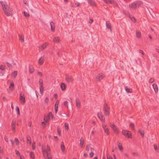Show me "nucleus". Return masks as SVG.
I'll return each mask as SVG.
<instances>
[{"instance_id": "obj_1", "label": "nucleus", "mask_w": 159, "mask_h": 159, "mask_svg": "<svg viewBox=\"0 0 159 159\" xmlns=\"http://www.w3.org/2000/svg\"><path fill=\"white\" fill-rule=\"evenodd\" d=\"M2 9L5 14L7 16H11L12 14V9L9 6V5L6 2L1 1Z\"/></svg>"}, {"instance_id": "obj_2", "label": "nucleus", "mask_w": 159, "mask_h": 159, "mask_svg": "<svg viewBox=\"0 0 159 159\" xmlns=\"http://www.w3.org/2000/svg\"><path fill=\"white\" fill-rule=\"evenodd\" d=\"M50 151V148L48 146H47L46 150L45 148L44 147H42V151L43 152V155L46 159H51L52 157L50 155L48 152Z\"/></svg>"}, {"instance_id": "obj_3", "label": "nucleus", "mask_w": 159, "mask_h": 159, "mask_svg": "<svg viewBox=\"0 0 159 159\" xmlns=\"http://www.w3.org/2000/svg\"><path fill=\"white\" fill-rule=\"evenodd\" d=\"M50 117H53V116L51 112H49V113L47 115H45L44 117V121L42 122L43 125H45V123H48Z\"/></svg>"}, {"instance_id": "obj_4", "label": "nucleus", "mask_w": 159, "mask_h": 159, "mask_svg": "<svg viewBox=\"0 0 159 159\" xmlns=\"http://www.w3.org/2000/svg\"><path fill=\"white\" fill-rule=\"evenodd\" d=\"M122 134L126 137L128 138H131L132 134L131 132L125 130H123L122 131Z\"/></svg>"}, {"instance_id": "obj_5", "label": "nucleus", "mask_w": 159, "mask_h": 159, "mask_svg": "<svg viewBox=\"0 0 159 159\" xmlns=\"http://www.w3.org/2000/svg\"><path fill=\"white\" fill-rule=\"evenodd\" d=\"M19 101L20 102L22 105H24L25 102V96L24 93L21 92L20 94Z\"/></svg>"}, {"instance_id": "obj_6", "label": "nucleus", "mask_w": 159, "mask_h": 159, "mask_svg": "<svg viewBox=\"0 0 159 159\" xmlns=\"http://www.w3.org/2000/svg\"><path fill=\"white\" fill-rule=\"evenodd\" d=\"M104 113L106 115H108L109 114V107L105 103L103 108Z\"/></svg>"}, {"instance_id": "obj_7", "label": "nucleus", "mask_w": 159, "mask_h": 159, "mask_svg": "<svg viewBox=\"0 0 159 159\" xmlns=\"http://www.w3.org/2000/svg\"><path fill=\"white\" fill-rule=\"evenodd\" d=\"M110 126L115 132L116 133L118 132V129L114 123H110Z\"/></svg>"}, {"instance_id": "obj_8", "label": "nucleus", "mask_w": 159, "mask_h": 159, "mask_svg": "<svg viewBox=\"0 0 159 159\" xmlns=\"http://www.w3.org/2000/svg\"><path fill=\"white\" fill-rule=\"evenodd\" d=\"M110 126L115 132L116 133L118 132V129L114 123H110Z\"/></svg>"}, {"instance_id": "obj_9", "label": "nucleus", "mask_w": 159, "mask_h": 159, "mask_svg": "<svg viewBox=\"0 0 159 159\" xmlns=\"http://www.w3.org/2000/svg\"><path fill=\"white\" fill-rule=\"evenodd\" d=\"M110 126L115 132L116 133L118 132V129L114 123H110Z\"/></svg>"}, {"instance_id": "obj_10", "label": "nucleus", "mask_w": 159, "mask_h": 159, "mask_svg": "<svg viewBox=\"0 0 159 159\" xmlns=\"http://www.w3.org/2000/svg\"><path fill=\"white\" fill-rule=\"evenodd\" d=\"M104 77V75L102 73H101L99 74L96 76L95 79L97 81H99L102 80Z\"/></svg>"}, {"instance_id": "obj_11", "label": "nucleus", "mask_w": 159, "mask_h": 159, "mask_svg": "<svg viewBox=\"0 0 159 159\" xmlns=\"http://www.w3.org/2000/svg\"><path fill=\"white\" fill-rule=\"evenodd\" d=\"M98 116L100 120L102 122L105 121V118L103 117L101 111H99L98 113Z\"/></svg>"}, {"instance_id": "obj_12", "label": "nucleus", "mask_w": 159, "mask_h": 159, "mask_svg": "<svg viewBox=\"0 0 159 159\" xmlns=\"http://www.w3.org/2000/svg\"><path fill=\"white\" fill-rule=\"evenodd\" d=\"M61 149L62 154H65L66 152L65 147L64 145L63 142H62L61 145Z\"/></svg>"}, {"instance_id": "obj_13", "label": "nucleus", "mask_w": 159, "mask_h": 159, "mask_svg": "<svg viewBox=\"0 0 159 159\" xmlns=\"http://www.w3.org/2000/svg\"><path fill=\"white\" fill-rule=\"evenodd\" d=\"M75 101L76 107L77 109H79L81 107V103L80 99L78 98H77Z\"/></svg>"}, {"instance_id": "obj_14", "label": "nucleus", "mask_w": 159, "mask_h": 159, "mask_svg": "<svg viewBox=\"0 0 159 159\" xmlns=\"http://www.w3.org/2000/svg\"><path fill=\"white\" fill-rule=\"evenodd\" d=\"M136 37L138 39H140L141 37V33L139 30H137L136 31Z\"/></svg>"}, {"instance_id": "obj_15", "label": "nucleus", "mask_w": 159, "mask_h": 159, "mask_svg": "<svg viewBox=\"0 0 159 159\" xmlns=\"http://www.w3.org/2000/svg\"><path fill=\"white\" fill-rule=\"evenodd\" d=\"M102 126L105 132L108 135L109 134V130L108 128L107 127L106 125H105L104 124H102Z\"/></svg>"}, {"instance_id": "obj_16", "label": "nucleus", "mask_w": 159, "mask_h": 159, "mask_svg": "<svg viewBox=\"0 0 159 159\" xmlns=\"http://www.w3.org/2000/svg\"><path fill=\"white\" fill-rule=\"evenodd\" d=\"M66 81L68 83L71 82L73 80L72 77L70 76H67L66 78Z\"/></svg>"}, {"instance_id": "obj_17", "label": "nucleus", "mask_w": 159, "mask_h": 159, "mask_svg": "<svg viewBox=\"0 0 159 159\" xmlns=\"http://www.w3.org/2000/svg\"><path fill=\"white\" fill-rule=\"evenodd\" d=\"M59 101L58 100H57L55 102V106H54V109L55 113H56L57 111L58 107V105L59 104Z\"/></svg>"}, {"instance_id": "obj_18", "label": "nucleus", "mask_w": 159, "mask_h": 159, "mask_svg": "<svg viewBox=\"0 0 159 159\" xmlns=\"http://www.w3.org/2000/svg\"><path fill=\"white\" fill-rule=\"evenodd\" d=\"M44 61V59L43 57H42L39 59L38 61V63L39 65H41L43 64Z\"/></svg>"}, {"instance_id": "obj_19", "label": "nucleus", "mask_w": 159, "mask_h": 159, "mask_svg": "<svg viewBox=\"0 0 159 159\" xmlns=\"http://www.w3.org/2000/svg\"><path fill=\"white\" fill-rule=\"evenodd\" d=\"M16 124V121L15 120H13L12 121V124H11V128H12V130L13 132L15 131Z\"/></svg>"}, {"instance_id": "obj_20", "label": "nucleus", "mask_w": 159, "mask_h": 159, "mask_svg": "<svg viewBox=\"0 0 159 159\" xmlns=\"http://www.w3.org/2000/svg\"><path fill=\"white\" fill-rule=\"evenodd\" d=\"M48 45V44L47 43H45L43 44L42 45L39 47V50H42L44 49Z\"/></svg>"}, {"instance_id": "obj_21", "label": "nucleus", "mask_w": 159, "mask_h": 159, "mask_svg": "<svg viewBox=\"0 0 159 159\" xmlns=\"http://www.w3.org/2000/svg\"><path fill=\"white\" fill-rule=\"evenodd\" d=\"M18 73V72L17 71H13L11 74V76L13 78H15L16 76H17Z\"/></svg>"}, {"instance_id": "obj_22", "label": "nucleus", "mask_w": 159, "mask_h": 159, "mask_svg": "<svg viewBox=\"0 0 159 159\" xmlns=\"http://www.w3.org/2000/svg\"><path fill=\"white\" fill-rule=\"evenodd\" d=\"M14 84L13 82H11L10 83V86H9V89L11 91H12L13 90L14 88Z\"/></svg>"}, {"instance_id": "obj_23", "label": "nucleus", "mask_w": 159, "mask_h": 159, "mask_svg": "<svg viewBox=\"0 0 159 159\" xmlns=\"http://www.w3.org/2000/svg\"><path fill=\"white\" fill-rule=\"evenodd\" d=\"M152 86L155 92L157 93L158 91V89L157 85L155 84H154L152 85Z\"/></svg>"}, {"instance_id": "obj_24", "label": "nucleus", "mask_w": 159, "mask_h": 159, "mask_svg": "<svg viewBox=\"0 0 159 159\" xmlns=\"http://www.w3.org/2000/svg\"><path fill=\"white\" fill-rule=\"evenodd\" d=\"M60 87L61 90L63 91L65 90L66 88V85L65 84L63 83L61 84Z\"/></svg>"}, {"instance_id": "obj_25", "label": "nucleus", "mask_w": 159, "mask_h": 159, "mask_svg": "<svg viewBox=\"0 0 159 159\" xmlns=\"http://www.w3.org/2000/svg\"><path fill=\"white\" fill-rule=\"evenodd\" d=\"M53 41L54 42L58 43L60 41V39L58 37H54L53 39Z\"/></svg>"}, {"instance_id": "obj_26", "label": "nucleus", "mask_w": 159, "mask_h": 159, "mask_svg": "<svg viewBox=\"0 0 159 159\" xmlns=\"http://www.w3.org/2000/svg\"><path fill=\"white\" fill-rule=\"evenodd\" d=\"M106 27L107 28L109 29L110 30H111V24L109 22L107 21L106 22Z\"/></svg>"}, {"instance_id": "obj_27", "label": "nucleus", "mask_w": 159, "mask_h": 159, "mask_svg": "<svg viewBox=\"0 0 159 159\" xmlns=\"http://www.w3.org/2000/svg\"><path fill=\"white\" fill-rule=\"evenodd\" d=\"M88 3L92 6H94L95 5V2L93 0H89Z\"/></svg>"}, {"instance_id": "obj_28", "label": "nucleus", "mask_w": 159, "mask_h": 159, "mask_svg": "<svg viewBox=\"0 0 159 159\" xmlns=\"http://www.w3.org/2000/svg\"><path fill=\"white\" fill-rule=\"evenodd\" d=\"M117 146L120 151H122L123 150V148L122 145L120 143H118Z\"/></svg>"}, {"instance_id": "obj_29", "label": "nucleus", "mask_w": 159, "mask_h": 159, "mask_svg": "<svg viewBox=\"0 0 159 159\" xmlns=\"http://www.w3.org/2000/svg\"><path fill=\"white\" fill-rule=\"evenodd\" d=\"M50 25L51 27V30L53 31H54V28H55V26L54 25V24L53 22H51L50 23Z\"/></svg>"}, {"instance_id": "obj_30", "label": "nucleus", "mask_w": 159, "mask_h": 159, "mask_svg": "<svg viewBox=\"0 0 159 159\" xmlns=\"http://www.w3.org/2000/svg\"><path fill=\"white\" fill-rule=\"evenodd\" d=\"M29 70L30 73H33L34 71V67L31 66H30L29 68Z\"/></svg>"}, {"instance_id": "obj_31", "label": "nucleus", "mask_w": 159, "mask_h": 159, "mask_svg": "<svg viewBox=\"0 0 159 159\" xmlns=\"http://www.w3.org/2000/svg\"><path fill=\"white\" fill-rule=\"evenodd\" d=\"M43 86H40L39 88V91L40 94L43 95Z\"/></svg>"}, {"instance_id": "obj_32", "label": "nucleus", "mask_w": 159, "mask_h": 159, "mask_svg": "<svg viewBox=\"0 0 159 159\" xmlns=\"http://www.w3.org/2000/svg\"><path fill=\"white\" fill-rule=\"evenodd\" d=\"M19 40L22 42H24V39L23 35H19Z\"/></svg>"}, {"instance_id": "obj_33", "label": "nucleus", "mask_w": 159, "mask_h": 159, "mask_svg": "<svg viewBox=\"0 0 159 159\" xmlns=\"http://www.w3.org/2000/svg\"><path fill=\"white\" fill-rule=\"evenodd\" d=\"M125 89L126 92L128 93H130L132 92V89L128 88L127 87H125Z\"/></svg>"}, {"instance_id": "obj_34", "label": "nucleus", "mask_w": 159, "mask_h": 159, "mask_svg": "<svg viewBox=\"0 0 159 159\" xmlns=\"http://www.w3.org/2000/svg\"><path fill=\"white\" fill-rule=\"evenodd\" d=\"M130 7H131L133 8H134V9L136 8L137 7V5H136V2H134V3H132L130 5Z\"/></svg>"}, {"instance_id": "obj_35", "label": "nucleus", "mask_w": 159, "mask_h": 159, "mask_svg": "<svg viewBox=\"0 0 159 159\" xmlns=\"http://www.w3.org/2000/svg\"><path fill=\"white\" fill-rule=\"evenodd\" d=\"M90 148H92L90 147V145H89L88 144L86 145L85 148V150L87 152H88L89 150H90Z\"/></svg>"}, {"instance_id": "obj_36", "label": "nucleus", "mask_w": 159, "mask_h": 159, "mask_svg": "<svg viewBox=\"0 0 159 159\" xmlns=\"http://www.w3.org/2000/svg\"><path fill=\"white\" fill-rule=\"evenodd\" d=\"M139 133L141 134V136L143 137L144 136V132L143 130L141 129H139Z\"/></svg>"}, {"instance_id": "obj_37", "label": "nucleus", "mask_w": 159, "mask_h": 159, "mask_svg": "<svg viewBox=\"0 0 159 159\" xmlns=\"http://www.w3.org/2000/svg\"><path fill=\"white\" fill-rule=\"evenodd\" d=\"M84 143V139L83 138H81L80 140V145L82 147Z\"/></svg>"}, {"instance_id": "obj_38", "label": "nucleus", "mask_w": 159, "mask_h": 159, "mask_svg": "<svg viewBox=\"0 0 159 159\" xmlns=\"http://www.w3.org/2000/svg\"><path fill=\"white\" fill-rule=\"evenodd\" d=\"M93 148H90V151H91V152L90 153V157H92L93 156Z\"/></svg>"}, {"instance_id": "obj_39", "label": "nucleus", "mask_w": 159, "mask_h": 159, "mask_svg": "<svg viewBox=\"0 0 159 159\" xmlns=\"http://www.w3.org/2000/svg\"><path fill=\"white\" fill-rule=\"evenodd\" d=\"M30 156L31 158H32L33 159H34V153L33 152H31L30 153Z\"/></svg>"}, {"instance_id": "obj_40", "label": "nucleus", "mask_w": 159, "mask_h": 159, "mask_svg": "<svg viewBox=\"0 0 159 159\" xmlns=\"http://www.w3.org/2000/svg\"><path fill=\"white\" fill-rule=\"evenodd\" d=\"M16 110L17 112V114L19 115H20V111L19 107L17 106L16 107Z\"/></svg>"}, {"instance_id": "obj_41", "label": "nucleus", "mask_w": 159, "mask_h": 159, "mask_svg": "<svg viewBox=\"0 0 159 159\" xmlns=\"http://www.w3.org/2000/svg\"><path fill=\"white\" fill-rule=\"evenodd\" d=\"M49 102L48 98L47 97L45 98L44 100V102L45 104H47Z\"/></svg>"}, {"instance_id": "obj_42", "label": "nucleus", "mask_w": 159, "mask_h": 159, "mask_svg": "<svg viewBox=\"0 0 159 159\" xmlns=\"http://www.w3.org/2000/svg\"><path fill=\"white\" fill-rule=\"evenodd\" d=\"M23 13L25 16L26 17H28L30 16L29 14L27 12L24 11Z\"/></svg>"}, {"instance_id": "obj_43", "label": "nucleus", "mask_w": 159, "mask_h": 159, "mask_svg": "<svg viewBox=\"0 0 159 159\" xmlns=\"http://www.w3.org/2000/svg\"><path fill=\"white\" fill-rule=\"evenodd\" d=\"M154 148L156 151L158 152H159V146L157 147L156 145H154Z\"/></svg>"}, {"instance_id": "obj_44", "label": "nucleus", "mask_w": 159, "mask_h": 159, "mask_svg": "<svg viewBox=\"0 0 159 159\" xmlns=\"http://www.w3.org/2000/svg\"><path fill=\"white\" fill-rule=\"evenodd\" d=\"M27 142L29 143L30 144H31V139L30 138L29 136H27Z\"/></svg>"}, {"instance_id": "obj_45", "label": "nucleus", "mask_w": 159, "mask_h": 159, "mask_svg": "<svg viewBox=\"0 0 159 159\" xmlns=\"http://www.w3.org/2000/svg\"><path fill=\"white\" fill-rule=\"evenodd\" d=\"M65 128L66 130H68L69 128L68 125L66 123L65 124Z\"/></svg>"}, {"instance_id": "obj_46", "label": "nucleus", "mask_w": 159, "mask_h": 159, "mask_svg": "<svg viewBox=\"0 0 159 159\" xmlns=\"http://www.w3.org/2000/svg\"><path fill=\"white\" fill-rule=\"evenodd\" d=\"M15 141L16 144L18 145L19 144V142L18 139L16 138L15 139Z\"/></svg>"}, {"instance_id": "obj_47", "label": "nucleus", "mask_w": 159, "mask_h": 159, "mask_svg": "<svg viewBox=\"0 0 159 159\" xmlns=\"http://www.w3.org/2000/svg\"><path fill=\"white\" fill-rule=\"evenodd\" d=\"M0 69L2 70H4L5 69V68L4 66L1 65L0 66Z\"/></svg>"}, {"instance_id": "obj_48", "label": "nucleus", "mask_w": 159, "mask_h": 159, "mask_svg": "<svg viewBox=\"0 0 159 159\" xmlns=\"http://www.w3.org/2000/svg\"><path fill=\"white\" fill-rule=\"evenodd\" d=\"M136 3L137 5V7L138 6L140 5H141L142 4V2L139 1H138L136 2Z\"/></svg>"}, {"instance_id": "obj_49", "label": "nucleus", "mask_w": 159, "mask_h": 159, "mask_svg": "<svg viewBox=\"0 0 159 159\" xmlns=\"http://www.w3.org/2000/svg\"><path fill=\"white\" fill-rule=\"evenodd\" d=\"M43 81L42 80H39V85L40 86H43Z\"/></svg>"}, {"instance_id": "obj_50", "label": "nucleus", "mask_w": 159, "mask_h": 159, "mask_svg": "<svg viewBox=\"0 0 159 159\" xmlns=\"http://www.w3.org/2000/svg\"><path fill=\"white\" fill-rule=\"evenodd\" d=\"M154 80L152 78H151L149 80V82L151 83H152L154 81Z\"/></svg>"}, {"instance_id": "obj_51", "label": "nucleus", "mask_w": 159, "mask_h": 159, "mask_svg": "<svg viewBox=\"0 0 159 159\" xmlns=\"http://www.w3.org/2000/svg\"><path fill=\"white\" fill-rule=\"evenodd\" d=\"M15 152H16V154L17 155H18V156H20V157L21 156H20V154L19 152V151H17V150H16Z\"/></svg>"}, {"instance_id": "obj_52", "label": "nucleus", "mask_w": 159, "mask_h": 159, "mask_svg": "<svg viewBox=\"0 0 159 159\" xmlns=\"http://www.w3.org/2000/svg\"><path fill=\"white\" fill-rule=\"evenodd\" d=\"M80 5V4L79 3H75V5H73V7H78Z\"/></svg>"}, {"instance_id": "obj_53", "label": "nucleus", "mask_w": 159, "mask_h": 159, "mask_svg": "<svg viewBox=\"0 0 159 159\" xmlns=\"http://www.w3.org/2000/svg\"><path fill=\"white\" fill-rule=\"evenodd\" d=\"M134 126V124L131 123L129 125V127H130L131 129H133Z\"/></svg>"}, {"instance_id": "obj_54", "label": "nucleus", "mask_w": 159, "mask_h": 159, "mask_svg": "<svg viewBox=\"0 0 159 159\" xmlns=\"http://www.w3.org/2000/svg\"><path fill=\"white\" fill-rule=\"evenodd\" d=\"M32 148L33 150H34L35 148V144L34 143L32 144Z\"/></svg>"}, {"instance_id": "obj_55", "label": "nucleus", "mask_w": 159, "mask_h": 159, "mask_svg": "<svg viewBox=\"0 0 159 159\" xmlns=\"http://www.w3.org/2000/svg\"><path fill=\"white\" fill-rule=\"evenodd\" d=\"M139 52L140 53H141L143 55H144V53L143 52V51L141 50H140L139 51Z\"/></svg>"}, {"instance_id": "obj_56", "label": "nucleus", "mask_w": 159, "mask_h": 159, "mask_svg": "<svg viewBox=\"0 0 159 159\" xmlns=\"http://www.w3.org/2000/svg\"><path fill=\"white\" fill-rule=\"evenodd\" d=\"M57 133L59 135H60V130L59 129H57Z\"/></svg>"}, {"instance_id": "obj_57", "label": "nucleus", "mask_w": 159, "mask_h": 159, "mask_svg": "<svg viewBox=\"0 0 159 159\" xmlns=\"http://www.w3.org/2000/svg\"><path fill=\"white\" fill-rule=\"evenodd\" d=\"M107 3H112L113 2L112 0H107Z\"/></svg>"}, {"instance_id": "obj_58", "label": "nucleus", "mask_w": 159, "mask_h": 159, "mask_svg": "<svg viewBox=\"0 0 159 159\" xmlns=\"http://www.w3.org/2000/svg\"><path fill=\"white\" fill-rule=\"evenodd\" d=\"M107 159H113L112 157L108 155H107Z\"/></svg>"}, {"instance_id": "obj_59", "label": "nucleus", "mask_w": 159, "mask_h": 159, "mask_svg": "<svg viewBox=\"0 0 159 159\" xmlns=\"http://www.w3.org/2000/svg\"><path fill=\"white\" fill-rule=\"evenodd\" d=\"M93 21V20L90 19L89 20V22L90 23H92Z\"/></svg>"}, {"instance_id": "obj_60", "label": "nucleus", "mask_w": 159, "mask_h": 159, "mask_svg": "<svg viewBox=\"0 0 159 159\" xmlns=\"http://www.w3.org/2000/svg\"><path fill=\"white\" fill-rule=\"evenodd\" d=\"M68 102L67 101H65L64 102V105L66 106H67Z\"/></svg>"}, {"instance_id": "obj_61", "label": "nucleus", "mask_w": 159, "mask_h": 159, "mask_svg": "<svg viewBox=\"0 0 159 159\" xmlns=\"http://www.w3.org/2000/svg\"><path fill=\"white\" fill-rule=\"evenodd\" d=\"M84 157H87L88 156V155L87 154H86V153H84Z\"/></svg>"}, {"instance_id": "obj_62", "label": "nucleus", "mask_w": 159, "mask_h": 159, "mask_svg": "<svg viewBox=\"0 0 159 159\" xmlns=\"http://www.w3.org/2000/svg\"><path fill=\"white\" fill-rule=\"evenodd\" d=\"M5 140L7 142H8V140L7 139V137H5Z\"/></svg>"}, {"instance_id": "obj_63", "label": "nucleus", "mask_w": 159, "mask_h": 159, "mask_svg": "<svg viewBox=\"0 0 159 159\" xmlns=\"http://www.w3.org/2000/svg\"><path fill=\"white\" fill-rule=\"evenodd\" d=\"M10 141H11V145H13V141H12V140H11H11H10Z\"/></svg>"}, {"instance_id": "obj_64", "label": "nucleus", "mask_w": 159, "mask_h": 159, "mask_svg": "<svg viewBox=\"0 0 159 159\" xmlns=\"http://www.w3.org/2000/svg\"><path fill=\"white\" fill-rule=\"evenodd\" d=\"M20 159H24V157H20Z\"/></svg>"}]
</instances>
